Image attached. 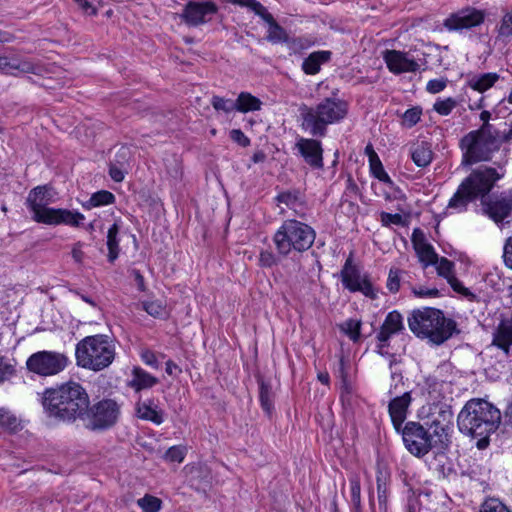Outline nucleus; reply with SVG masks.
Returning <instances> with one entry per match:
<instances>
[{
  "instance_id": "nucleus-41",
  "label": "nucleus",
  "mask_w": 512,
  "mask_h": 512,
  "mask_svg": "<svg viewBox=\"0 0 512 512\" xmlns=\"http://www.w3.org/2000/svg\"><path fill=\"white\" fill-rule=\"evenodd\" d=\"M266 40L272 44L288 42L289 36L286 30L277 22L268 27Z\"/></svg>"
},
{
  "instance_id": "nucleus-42",
  "label": "nucleus",
  "mask_w": 512,
  "mask_h": 512,
  "mask_svg": "<svg viewBox=\"0 0 512 512\" xmlns=\"http://www.w3.org/2000/svg\"><path fill=\"white\" fill-rule=\"evenodd\" d=\"M143 309L154 318H165L167 316L166 306L161 300H151L142 303Z\"/></svg>"
},
{
  "instance_id": "nucleus-11",
  "label": "nucleus",
  "mask_w": 512,
  "mask_h": 512,
  "mask_svg": "<svg viewBox=\"0 0 512 512\" xmlns=\"http://www.w3.org/2000/svg\"><path fill=\"white\" fill-rule=\"evenodd\" d=\"M68 363L69 360L65 354L43 350L30 355L26 361V367L31 373L49 377L62 372Z\"/></svg>"
},
{
  "instance_id": "nucleus-34",
  "label": "nucleus",
  "mask_w": 512,
  "mask_h": 512,
  "mask_svg": "<svg viewBox=\"0 0 512 512\" xmlns=\"http://www.w3.org/2000/svg\"><path fill=\"white\" fill-rule=\"evenodd\" d=\"M369 163H370V171L372 175L378 179L379 181L392 186L393 181L390 176L386 173L383 168L382 162L380 161L376 152L371 149V154L369 155Z\"/></svg>"
},
{
  "instance_id": "nucleus-18",
  "label": "nucleus",
  "mask_w": 512,
  "mask_h": 512,
  "mask_svg": "<svg viewBox=\"0 0 512 512\" xmlns=\"http://www.w3.org/2000/svg\"><path fill=\"white\" fill-rule=\"evenodd\" d=\"M383 59L389 71L396 75L416 72L420 67L413 58L409 57L407 52L403 51L385 50L383 52Z\"/></svg>"
},
{
  "instance_id": "nucleus-56",
  "label": "nucleus",
  "mask_w": 512,
  "mask_h": 512,
  "mask_svg": "<svg viewBox=\"0 0 512 512\" xmlns=\"http://www.w3.org/2000/svg\"><path fill=\"white\" fill-rule=\"evenodd\" d=\"M253 12L261 17L263 21L268 24V27L275 24L277 21L274 19L273 15L268 12V10L259 2Z\"/></svg>"
},
{
  "instance_id": "nucleus-36",
  "label": "nucleus",
  "mask_w": 512,
  "mask_h": 512,
  "mask_svg": "<svg viewBox=\"0 0 512 512\" xmlns=\"http://www.w3.org/2000/svg\"><path fill=\"white\" fill-rule=\"evenodd\" d=\"M415 251L424 267L435 265L438 262L437 253L432 245L427 242H421L420 245L415 248Z\"/></svg>"
},
{
  "instance_id": "nucleus-27",
  "label": "nucleus",
  "mask_w": 512,
  "mask_h": 512,
  "mask_svg": "<svg viewBox=\"0 0 512 512\" xmlns=\"http://www.w3.org/2000/svg\"><path fill=\"white\" fill-rule=\"evenodd\" d=\"M257 384L259 386V401L263 411L270 417L274 410V393L269 380L262 375H256Z\"/></svg>"
},
{
  "instance_id": "nucleus-45",
  "label": "nucleus",
  "mask_w": 512,
  "mask_h": 512,
  "mask_svg": "<svg viewBox=\"0 0 512 512\" xmlns=\"http://www.w3.org/2000/svg\"><path fill=\"white\" fill-rule=\"evenodd\" d=\"M211 105L216 111H223L224 113H230L234 110L237 111L236 100L234 101L217 95L212 97Z\"/></svg>"
},
{
  "instance_id": "nucleus-16",
  "label": "nucleus",
  "mask_w": 512,
  "mask_h": 512,
  "mask_svg": "<svg viewBox=\"0 0 512 512\" xmlns=\"http://www.w3.org/2000/svg\"><path fill=\"white\" fill-rule=\"evenodd\" d=\"M49 190V187L46 185L37 186L29 192L26 199V205L33 213L32 219L37 223H43L44 219H46L47 211L53 209L48 207L52 202Z\"/></svg>"
},
{
  "instance_id": "nucleus-10",
  "label": "nucleus",
  "mask_w": 512,
  "mask_h": 512,
  "mask_svg": "<svg viewBox=\"0 0 512 512\" xmlns=\"http://www.w3.org/2000/svg\"><path fill=\"white\" fill-rule=\"evenodd\" d=\"M340 278L343 287L350 292H360L372 300L377 298L378 291L374 288L369 275L362 273L361 268L354 263L352 253H350L340 271Z\"/></svg>"
},
{
  "instance_id": "nucleus-55",
  "label": "nucleus",
  "mask_w": 512,
  "mask_h": 512,
  "mask_svg": "<svg viewBox=\"0 0 512 512\" xmlns=\"http://www.w3.org/2000/svg\"><path fill=\"white\" fill-rule=\"evenodd\" d=\"M491 113L487 110H483L480 113V120L483 122L482 125L476 129L481 132H501L499 129L490 124Z\"/></svg>"
},
{
  "instance_id": "nucleus-1",
  "label": "nucleus",
  "mask_w": 512,
  "mask_h": 512,
  "mask_svg": "<svg viewBox=\"0 0 512 512\" xmlns=\"http://www.w3.org/2000/svg\"><path fill=\"white\" fill-rule=\"evenodd\" d=\"M46 416L57 422L74 424L80 421L90 404L87 390L76 381H68L46 388L41 394Z\"/></svg>"
},
{
  "instance_id": "nucleus-37",
  "label": "nucleus",
  "mask_w": 512,
  "mask_h": 512,
  "mask_svg": "<svg viewBox=\"0 0 512 512\" xmlns=\"http://www.w3.org/2000/svg\"><path fill=\"white\" fill-rule=\"evenodd\" d=\"M497 39L502 41H509L512 39V8L507 11L496 27Z\"/></svg>"
},
{
  "instance_id": "nucleus-38",
  "label": "nucleus",
  "mask_w": 512,
  "mask_h": 512,
  "mask_svg": "<svg viewBox=\"0 0 512 512\" xmlns=\"http://www.w3.org/2000/svg\"><path fill=\"white\" fill-rule=\"evenodd\" d=\"M275 201L285 204L290 209H295L298 204L302 203L301 192L298 189L280 192L275 197Z\"/></svg>"
},
{
  "instance_id": "nucleus-29",
  "label": "nucleus",
  "mask_w": 512,
  "mask_h": 512,
  "mask_svg": "<svg viewBox=\"0 0 512 512\" xmlns=\"http://www.w3.org/2000/svg\"><path fill=\"white\" fill-rule=\"evenodd\" d=\"M500 79V75L496 72H488L482 74H474L468 77L467 85L479 92L484 93L488 89L494 86V84Z\"/></svg>"
},
{
  "instance_id": "nucleus-58",
  "label": "nucleus",
  "mask_w": 512,
  "mask_h": 512,
  "mask_svg": "<svg viewBox=\"0 0 512 512\" xmlns=\"http://www.w3.org/2000/svg\"><path fill=\"white\" fill-rule=\"evenodd\" d=\"M380 218L384 226H389L391 224L401 225L403 222L402 216L398 213L391 214L388 212H381Z\"/></svg>"
},
{
  "instance_id": "nucleus-33",
  "label": "nucleus",
  "mask_w": 512,
  "mask_h": 512,
  "mask_svg": "<svg viewBox=\"0 0 512 512\" xmlns=\"http://www.w3.org/2000/svg\"><path fill=\"white\" fill-rule=\"evenodd\" d=\"M237 111L247 113L261 109L262 101L248 92H241L237 99Z\"/></svg>"
},
{
  "instance_id": "nucleus-46",
  "label": "nucleus",
  "mask_w": 512,
  "mask_h": 512,
  "mask_svg": "<svg viewBox=\"0 0 512 512\" xmlns=\"http://www.w3.org/2000/svg\"><path fill=\"white\" fill-rule=\"evenodd\" d=\"M421 115L422 108L420 106L406 110L402 115V125L407 128H412L420 121Z\"/></svg>"
},
{
  "instance_id": "nucleus-59",
  "label": "nucleus",
  "mask_w": 512,
  "mask_h": 512,
  "mask_svg": "<svg viewBox=\"0 0 512 512\" xmlns=\"http://www.w3.org/2000/svg\"><path fill=\"white\" fill-rule=\"evenodd\" d=\"M230 138L242 147L250 145V139L240 129H232L230 131Z\"/></svg>"
},
{
  "instance_id": "nucleus-19",
  "label": "nucleus",
  "mask_w": 512,
  "mask_h": 512,
  "mask_svg": "<svg viewBox=\"0 0 512 512\" xmlns=\"http://www.w3.org/2000/svg\"><path fill=\"white\" fill-rule=\"evenodd\" d=\"M135 416L143 421L161 425L165 420V412L154 398H139L134 405Z\"/></svg>"
},
{
  "instance_id": "nucleus-25",
  "label": "nucleus",
  "mask_w": 512,
  "mask_h": 512,
  "mask_svg": "<svg viewBox=\"0 0 512 512\" xmlns=\"http://www.w3.org/2000/svg\"><path fill=\"white\" fill-rule=\"evenodd\" d=\"M391 473L385 466L378 465L376 471L377 498L380 508L386 509L390 495Z\"/></svg>"
},
{
  "instance_id": "nucleus-40",
  "label": "nucleus",
  "mask_w": 512,
  "mask_h": 512,
  "mask_svg": "<svg viewBox=\"0 0 512 512\" xmlns=\"http://www.w3.org/2000/svg\"><path fill=\"white\" fill-rule=\"evenodd\" d=\"M349 482H350L351 503L353 505V512H362L360 478L357 475H354V476L350 477Z\"/></svg>"
},
{
  "instance_id": "nucleus-32",
  "label": "nucleus",
  "mask_w": 512,
  "mask_h": 512,
  "mask_svg": "<svg viewBox=\"0 0 512 512\" xmlns=\"http://www.w3.org/2000/svg\"><path fill=\"white\" fill-rule=\"evenodd\" d=\"M120 231L119 225L115 222L111 227L108 229L107 232V248H108V261L110 263H113L119 256L120 253V247H119V238L118 234Z\"/></svg>"
},
{
  "instance_id": "nucleus-8",
  "label": "nucleus",
  "mask_w": 512,
  "mask_h": 512,
  "mask_svg": "<svg viewBox=\"0 0 512 512\" xmlns=\"http://www.w3.org/2000/svg\"><path fill=\"white\" fill-rule=\"evenodd\" d=\"M435 427L433 433H430L422 424L415 421L406 422L399 430H396L401 434L405 448L415 457L422 458L429 453L432 449L433 435L439 438L445 433V426H440L438 420H433L431 428ZM443 443V440L440 439Z\"/></svg>"
},
{
  "instance_id": "nucleus-22",
  "label": "nucleus",
  "mask_w": 512,
  "mask_h": 512,
  "mask_svg": "<svg viewBox=\"0 0 512 512\" xmlns=\"http://www.w3.org/2000/svg\"><path fill=\"white\" fill-rule=\"evenodd\" d=\"M404 330L402 315L394 310L387 314L379 332L376 335L378 342H387L390 338Z\"/></svg>"
},
{
  "instance_id": "nucleus-54",
  "label": "nucleus",
  "mask_w": 512,
  "mask_h": 512,
  "mask_svg": "<svg viewBox=\"0 0 512 512\" xmlns=\"http://www.w3.org/2000/svg\"><path fill=\"white\" fill-rule=\"evenodd\" d=\"M400 274L401 270L397 268H391L387 279V289L391 293H397L400 289Z\"/></svg>"
},
{
  "instance_id": "nucleus-49",
  "label": "nucleus",
  "mask_w": 512,
  "mask_h": 512,
  "mask_svg": "<svg viewBox=\"0 0 512 512\" xmlns=\"http://www.w3.org/2000/svg\"><path fill=\"white\" fill-rule=\"evenodd\" d=\"M447 282L455 292L461 294L469 301L477 300V296L474 293H472L468 288H466L455 275L453 277H450L447 280Z\"/></svg>"
},
{
  "instance_id": "nucleus-3",
  "label": "nucleus",
  "mask_w": 512,
  "mask_h": 512,
  "mask_svg": "<svg viewBox=\"0 0 512 512\" xmlns=\"http://www.w3.org/2000/svg\"><path fill=\"white\" fill-rule=\"evenodd\" d=\"M407 323L416 337L437 346L460 332L454 319L447 318L442 310L433 307L413 309L407 317Z\"/></svg>"
},
{
  "instance_id": "nucleus-20",
  "label": "nucleus",
  "mask_w": 512,
  "mask_h": 512,
  "mask_svg": "<svg viewBox=\"0 0 512 512\" xmlns=\"http://www.w3.org/2000/svg\"><path fill=\"white\" fill-rule=\"evenodd\" d=\"M411 401V393L404 392L401 396H396L389 402L388 412L395 430H399L404 425Z\"/></svg>"
},
{
  "instance_id": "nucleus-2",
  "label": "nucleus",
  "mask_w": 512,
  "mask_h": 512,
  "mask_svg": "<svg viewBox=\"0 0 512 512\" xmlns=\"http://www.w3.org/2000/svg\"><path fill=\"white\" fill-rule=\"evenodd\" d=\"M501 422L500 411L486 400L474 398L466 402L457 417L459 431L477 439L476 447L486 449L490 435L495 433Z\"/></svg>"
},
{
  "instance_id": "nucleus-51",
  "label": "nucleus",
  "mask_w": 512,
  "mask_h": 512,
  "mask_svg": "<svg viewBox=\"0 0 512 512\" xmlns=\"http://www.w3.org/2000/svg\"><path fill=\"white\" fill-rule=\"evenodd\" d=\"M15 372V367L10 363L9 359L0 356V384L9 380Z\"/></svg>"
},
{
  "instance_id": "nucleus-23",
  "label": "nucleus",
  "mask_w": 512,
  "mask_h": 512,
  "mask_svg": "<svg viewBox=\"0 0 512 512\" xmlns=\"http://www.w3.org/2000/svg\"><path fill=\"white\" fill-rule=\"evenodd\" d=\"M159 383L158 378L151 375L143 368L134 366L131 371V379L128 380L127 386L133 389L135 392L150 389Z\"/></svg>"
},
{
  "instance_id": "nucleus-13",
  "label": "nucleus",
  "mask_w": 512,
  "mask_h": 512,
  "mask_svg": "<svg viewBox=\"0 0 512 512\" xmlns=\"http://www.w3.org/2000/svg\"><path fill=\"white\" fill-rule=\"evenodd\" d=\"M486 18L484 10L467 6L451 13L444 21L443 27L449 32L462 33L481 26Z\"/></svg>"
},
{
  "instance_id": "nucleus-35",
  "label": "nucleus",
  "mask_w": 512,
  "mask_h": 512,
  "mask_svg": "<svg viewBox=\"0 0 512 512\" xmlns=\"http://www.w3.org/2000/svg\"><path fill=\"white\" fill-rule=\"evenodd\" d=\"M115 202V196L113 193L107 190H100L93 193L88 201L82 204L84 209H92L94 207L105 206L113 204Z\"/></svg>"
},
{
  "instance_id": "nucleus-7",
  "label": "nucleus",
  "mask_w": 512,
  "mask_h": 512,
  "mask_svg": "<svg viewBox=\"0 0 512 512\" xmlns=\"http://www.w3.org/2000/svg\"><path fill=\"white\" fill-rule=\"evenodd\" d=\"M115 345L107 335L87 336L76 345L77 365L95 372L109 367L115 359Z\"/></svg>"
},
{
  "instance_id": "nucleus-57",
  "label": "nucleus",
  "mask_w": 512,
  "mask_h": 512,
  "mask_svg": "<svg viewBox=\"0 0 512 512\" xmlns=\"http://www.w3.org/2000/svg\"><path fill=\"white\" fill-rule=\"evenodd\" d=\"M447 86V79H432L427 83L426 90L431 94L443 91Z\"/></svg>"
},
{
  "instance_id": "nucleus-14",
  "label": "nucleus",
  "mask_w": 512,
  "mask_h": 512,
  "mask_svg": "<svg viewBox=\"0 0 512 512\" xmlns=\"http://www.w3.org/2000/svg\"><path fill=\"white\" fill-rule=\"evenodd\" d=\"M218 12L216 3L211 0L197 2L189 1L185 4L180 18L188 26H199L208 22Z\"/></svg>"
},
{
  "instance_id": "nucleus-47",
  "label": "nucleus",
  "mask_w": 512,
  "mask_h": 512,
  "mask_svg": "<svg viewBox=\"0 0 512 512\" xmlns=\"http://www.w3.org/2000/svg\"><path fill=\"white\" fill-rule=\"evenodd\" d=\"M137 504L142 508L143 512H158L161 509L162 501L152 495H145L138 499Z\"/></svg>"
},
{
  "instance_id": "nucleus-62",
  "label": "nucleus",
  "mask_w": 512,
  "mask_h": 512,
  "mask_svg": "<svg viewBox=\"0 0 512 512\" xmlns=\"http://www.w3.org/2000/svg\"><path fill=\"white\" fill-rule=\"evenodd\" d=\"M141 359L146 365L151 366L152 368L155 369L159 368V362L154 352L150 350L143 351L141 353Z\"/></svg>"
},
{
  "instance_id": "nucleus-50",
  "label": "nucleus",
  "mask_w": 512,
  "mask_h": 512,
  "mask_svg": "<svg viewBox=\"0 0 512 512\" xmlns=\"http://www.w3.org/2000/svg\"><path fill=\"white\" fill-rule=\"evenodd\" d=\"M480 512H511L510 509L496 498H489L485 500L481 507Z\"/></svg>"
},
{
  "instance_id": "nucleus-26",
  "label": "nucleus",
  "mask_w": 512,
  "mask_h": 512,
  "mask_svg": "<svg viewBox=\"0 0 512 512\" xmlns=\"http://www.w3.org/2000/svg\"><path fill=\"white\" fill-rule=\"evenodd\" d=\"M332 57V52L327 50L315 51L309 54L302 62V70L307 75H315L320 69L321 65L329 62Z\"/></svg>"
},
{
  "instance_id": "nucleus-30",
  "label": "nucleus",
  "mask_w": 512,
  "mask_h": 512,
  "mask_svg": "<svg viewBox=\"0 0 512 512\" xmlns=\"http://www.w3.org/2000/svg\"><path fill=\"white\" fill-rule=\"evenodd\" d=\"M411 158L418 167L428 166L433 159L431 144L426 141L415 144L411 149Z\"/></svg>"
},
{
  "instance_id": "nucleus-9",
  "label": "nucleus",
  "mask_w": 512,
  "mask_h": 512,
  "mask_svg": "<svg viewBox=\"0 0 512 512\" xmlns=\"http://www.w3.org/2000/svg\"><path fill=\"white\" fill-rule=\"evenodd\" d=\"M120 413V405L114 399L105 398L90 403L80 421L90 431H105L118 422Z\"/></svg>"
},
{
  "instance_id": "nucleus-12",
  "label": "nucleus",
  "mask_w": 512,
  "mask_h": 512,
  "mask_svg": "<svg viewBox=\"0 0 512 512\" xmlns=\"http://www.w3.org/2000/svg\"><path fill=\"white\" fill-rule=\"evenodd\" d=\"M505 175V169L502 166L498 168L481 166L473 170L463 181L467 184L477 198L485 199L493 189L496 182Z\"/></svg>"
},
{
  "instance_id": "nucleus-15",
  "label": "nucleus",
  "mask_w": 512,
  "mask_h": 512,
  "mask_svg": "<svg viewBox=\"0 0 512 512\" xmlns=\"http://www.w3.org/2000/svg\"><path fill=\"white\" fill-rule=\"evenodd\" d=\"M295 149H297L299 155L310 168L313 170L323 169L324 150L320 140L300 137L295 143Z\"/></svg>"
},
{
  "instance_id": "nucleus-43",
  "label": "nucleus",
  "mask_w": 512,
  "mask_h": 512,
  "mask_svg": "<svg viewBox=\"0 0 512 512\" xmlns=\"http://www.w3.org/2000/svg\"><path fill=\"white\" fill-rule=\"evenodd\" d=\"M458 105V101L452 97H448L445 99L438 98L434 105L433 109L441 116L449 115L452 110Z\"/></svg>"
},
{
  "instance_id": "nucleus-52",
  "label": "nucleus",
  "mask_w": 512,
  "mask_h": 512,
  "mask_svg": "<svg viewBox=\"0 0 512 512\" xmlns=\"http://www.w3.org/2000/svg\"><path fill=\"white\" fill-rule=\"evenodd\" d=\"M185 453L186 450L183 446H172L165 452L164 459L168 462L181 463L185 458Z\"/></svg>"
},
{
  "instance_id": "nucleus-39",
  "label": "nucleus",
  "mask_w": 512,
  "mask_h": 512,
  "mask_svg": "<svg viewBox=\"0 0 512 512\" xmlns=\"http://www.w3.org/2000/svg\"><path fill=\"white\" fill-rule=\"evenodd\" d=\"M361 321L348 319L339 325L340 330L346 334L353 342L360 340Z\"/></svg>"
},
{
  "instance_id": "nucleus-28",
  "label": "nucleus",
  "mask_w": 512,
  "mask_h": 512,
  "mask_svg": "<svg viewBox=\"0 0 512 512\" xmlns=\"http://www.w3.org/2000/svg\"><path fill=\"white\" fill-rule=\"evenodd\" d=\"M492 344L505 352L509 351L510 346H512V317L500 322L493 334Z\"/></svg>"
},
{
  "instance_id": "nucleus-64",
  "label": "nucleus",
  "mask_w": 512,
  "mask_h": 512,
  "mask_svg": "<svg viewBox=\"0 0 512 512\" xmlns=\"http://www.w3.org/2000/svg\"><path fill=\"white\" fill-rule=\"evenodd\" d=\"M11 69L20 70L21 72H24V73H33L34 72V65L32 63H30V62H27V61L19 62L18 64L11 63V66L9 67V70H11Z\"/></svg>"
},
{
  "instance_id": "nucleus-24",
  "label": "nucleus",
  "mask_w": 512,
  "mask_h": 512,
  "mask_svg": "<svg viewBox=\"0 0 512 512\" xmlns=\"http://www.w3.org/2000/svg\"><path fill=\"white\" fill-rule=\"evenodd\" d=\"M476 199L477 197L475 196V193L470 190L464 181H462L458 186L457 191L449 200L447 209L454 210L458 213L464 212L466 211L469 203Z\"/></svg>"
},
{
  "instance_id": "nucleus-17",
  "label": "nucleus",
  "mask_w": 512,
  "mask_h": 512,
  "mask_svg": "<svg viewBox=\"0 0 512 512\" xmlns=\"http://www.w3.org/2000/svg\"><path fill=\"white\" fill-rule=\"evenodd\" d=\"M482 210L485 215L495 223H501L512 211V195L502 194L500 197L481 200Z\"/></svg>"
},
{
  "instance_id": "nucleus-44",
  "label": "nucleus",
  "mask_w": 512,
  "mask_h": 512,
  "mask_svg": "<svg viewBox=\"0 0 512 512\" xmlns=\"http://www.w3.org/2000/svg\"><path fill=\"white\" fill-rule=\"evenodd\" d=\"M0 427L3 429L9 431V432H16L19 427L20 423L15 415L10 413L7 410L1 409L0 410Z\"/></svg>"
},
{
  "instance_id": "nucleus-4",
  "label": "nucleus",
  "mask_w": 512,
  "mask_h": 512,
  "mask_svg": "<svg viewBox=\"0 0 512 512\" xmlns=\"http://www.w3.org/2000/svg\"><path fill=\"white\" fill-rule=\"evenodd\" d=\"M348 110V102L339 98L336 93H333L330 97H325L315 106L302 104L299 107L302 120L301 127L309 132L312 137H325L327 127L345 119Z\"/></svg>"
},
{
  "instance_id": "nucleus-63",
  "label": "nucleus",
  "mask_w": 512,
  "mask_h": 512,
  "mask_svg": "<svg viewBox=\"0 0 512 512\" xmlns=\"http://www.w3.org/2000/svg\"><path fill=\"white\" fill-rule=\"evenodd\" d=\"M129 154L130 152L127 147H121L115 155V163L119 164L120 166H125V164L128 162Z\"/></svg>"
},
{
  "instance_id": "nucleus-31",
  "label": "nucleus",
  "mask_w": 512,
  "mask_h": 512,
  "mask_svg": "<svg viewBox=\"0 0 512 512\" xmlns=\"http://www.w3.org/2000/svg\"><path fill=\"white\" fill-rule=\"evenodd\" d=\"M339 374L341 378L340 400L344 406H351L354 397L353 385L348 378L343 358L340 360Z\"/></svg>"
},
{
  "instance_id": "nucleus-61",
  "label": "nucleus",
  "mask_w": 512,
  "mask_h": 512,
  "mask_svg": "<svg viewBox=\"0 0 512 512\" xmlns=\"http://www.w3.org/2000/svg\"><path fill=\"white\" fill-rule=\"evenodd\" d=\"M503 259L505 265L512 270V237H509L504 244Z\"/></svg>"
},
{
  "instance_id": "nucleus-48",
  "label": "nucleus",
  "mask_w": 512,
  "mask_h": 512,
  "mask_svg": "<svg viewBox=\"0 0 512 512\" xmlns=\"http://www.w3.org/2000/svg\"><path fill=\"white\" fill-rule=\"evenodd\" d=\"M283 256H279L278 252L274 253L270 250H262L259 254V265L264 268H271L278 265Z\"/></svg>"
},
{
  "instance_id": "nucleus-6",
  "label": "nucleus",
  "mask_w": 512,
  "mask_h": 512,
  "mask_svg": "<svg viewBox=\"0 0 512 512\" xmlns=\"http://www.w3.org/2000/svg\"><path fill=\"white\" fill-rule=\"evenodd\" d=\"M316 238L315 230L296 219L282 222L272 237L276 252L284 258L309 250Z\"/></svg>"
},
{
  "instance_id": "nucleus-21",
  "label": "nucleus",
  "mask_w": 512,
  "mask_h": 512,
  "mask_svg": "<svg viewBox=\"0 0 512 512\" xmlns=\"http://www.w3.org/2000/svg\"><path fill=\"white\" fill-rule=\"evenodd\" d=\"M85 216L78 212L63 208H53L47 211L46 219L42 224L47 225H68L72 227H79L84 221Z\"/></svg>"
},
{
  "instance_id": "nucleus-60",
  "label": "nucleus",
  "mask_w": 512,
  "mask_h": 512,
  "mask_svg": "<svg viewBox=\"0 0 512 512\" xmlns=\"http://www.w3.org/2000/svg\"><path fill=\"white\" fill-rule=\"evenodd\" d=\"M124 166H120L117 163H110L109 175L115 182H121L124 179Z\"/></svg>"
},
{
  "instance_id": "nucleus-53",
  "label": "nucleus",
  "mask_w": 512,
  "mask_h": 512,
  "mask_svg": "<svg viewBox=\"0 0 512 512\" xmlns=\"http://www.w3.org/2000/svg\"><path fill=\"white\" fill-rule=\"evenodd\" d=\"M437 272L440 276L446 278L447 280L450 277H453V269H454V263L450 260H448L445 257L438 258V262L435 264Z\"/></svg>"
},
{
  "instance_id": "nucleus-5",
  "label": "nucleus",
  "mask_w": 512,
  "mask_h": 512,
  "mask_svg": "<svg viewBox=\"0 0 512 512\" xmlns=\"http://www.w3.org/2000/svg\"><path fill=\"white\" fill-rule=\"evenodd\" d=\"M512 141V120L503 132H481L472 130L464 135L459 143L462 151V165L489 162L503 143Z\"/></svg>"
}]
</instances>
